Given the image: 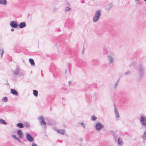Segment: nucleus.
Here are the masks:
<instances>
[{"instance_id": "nucleus-1", "label": "nucleus", "mask_w": 146, "mask_h": 146, "mask_svg": "<svg viewBox=\"0 0 146 146\" xmlns=\"http://www.w3.org/2000/svg\"><path fill=\"white\" fill-rule=\"evenodd\" d=\"M140 121L143 125L146 126V117H141L140 118Z\"/></svg>"}, {"instance_id": "nucleus-2", "label": "nucleus", "mask_w": 146, "mask_h": 146, "mask_svg": "<svg viewBox=\"0 0 146 146\" xmlns=\"http://www.w3.org/2000/svg\"><path fill=\"white\" fill-rule=\"evenodd\" d=\"M10 25L12 27L15 28H17L18 26V24L16 22L14 21L11 22Z\"/></svg>"}, {"instance_id": "nucleus-3", "label": "nucleus", "mask_w": 146, "mask_h": 146, "mask_svg": "<svg viewBox=\"0 0 146 146\" xmlns=\"http://www.w3.org/2000/svg\"><path fill=\"white\" fill-rule=\"evenodd\" d=\"M39 120L40 121L41 124L42 125H45L46 124V123L44 121V118L43 117L41 116L39 118Z\"/></svg>"}, {"instance_id": "nucleus-4", "label": "nucleus", "mask_w": 146, "mask_h": 146, "mask_svg": "<svg viewBox=\"0 0 146 146\" xmlns=\"http://www.w3.org/2000/svg\"><path fill=\"white\" fill-rule=\"evenodd\" d=\"M96 129L98 130L101 129L103 127V126L100 123H98L96 125Z\"/></svg>"}, {"instance_id": "nucleus-5", "label": "nucleus", "mask_w": 146, "mask_h": 146, "mask_svg": "<svg viewBox=\"0 0 146 146\" xmlns=\"http://www.w3.org/2000/svg\"><path fill=\"white\" fill-rule=\"evenodd\" d=\"M101 15V13H100V11H97L96 12L95 15L94 16L99 18Z\"/></svg>"}, {"instance_id": "nucleus-6", "label": "nucleus", "mask_w": 146, "mask_h": 146, "mask_svg": "<svg viewBox=\"0 0 146 146\" xmlns=\"http://www.w3.org/2000/svg\"><path fill=\"white\" fill-rule=\"evenodd\" d=\"M17 134L19 135V137L21 138H22L23 137V133L21 131V130H18L17 132Z\"/></svg>"}, {"instance_id": "nucleus-7", "label": "nucleus", "mask_w": 146, "mask_h": 146, "mask_svg": "<svg viewBox=\"0 0 146 146\" xmlns=\"http://www.w3.org/2000/svg\"><path fill=\"white\" fill-rule=\"evenodd\" d=\"M26 137L28 140L30 141L31 142L33 141V138L29 133L27 134Z\"/></svg>"}, {"instance_id": "nucleus-8", "label": "nucleus", "mask_w": 146, "mask_h": 146, "mask_svg": "<svg viewBox=\"0 0 146 146\" xmlns=\"http://www.w3.org/2000/svg\"><path fill=\"white\" fill-rule=\"evenodd\" d=\"M26 26L25 23L24 22L21 23L19 25V27L20 28H22L25 27Z\"/></svg>"}, {"instance_id": "nucleus-9", "label": "nucleus", "mask_w": 146, "mask_h": 146, "mask_svg": "<svg viewBox=\"0 0 146 146\" xmlns=\"http://www.w3.org/2000/svg\"><path fill=\"white\" fill-rule=\"evenodd\" d=\"M11 93L13 94V95H17L18 93L17 92L13 89H11Z\"/></svg>"}, {"instance_id": "nucleus-10", "label": "nucleus", "mask_w": 146, "mask_h": 146, "mask_svg": "<svg viewBox=\"0 0 146 146\" xmlns=\"http://www.w3.org/2000/svg\"><path fill=\"white\" fill-rule=\"evenodd\" d=\"M29 61L32 66H34L35 65V62L33 59L30 58L29 59Z\"/></svg>"}, {"instance_id": "nucleus-11", "label": "nucleus", "mask_w": 146, "mask_h": 146, "mask_svg": "<svg viewBox=\"0 0 146 146\" xmlns=\"http://www.w3.org/2000/svg\"><path fill=\"white\" fill-rule=\"evenodd\" d=\"M57 132L62 134H63L65 133V130L64 129H61L58 130Z\"/></svg>"}, {"instance_id": "nucleus-12", "label": "nucleus", "mask_w": 146, "mask_h": 146, "mask_svg": "<svg viewBox=\"0 0 146 146\" xmlns=\"http://www.w3.org/2000/svg\"><path fill=\"white\" fill-rule=\"evenodd\" d=\"M0 3L6 5L7 4V2L6 0H0Z\"/></svg>"}, {"instance_id": "nucleus-13", "label": "nucleus", "mask_w": 146, "mask_h": 146, "mask_svg": "<svg viewBox=\"0 0 146 146\" xmlns=\"http://www.w3.org/2000/svg\"><path fill=\"white\" fill-rule=\"evenodd\" d=\"M17 126L20 128H23V124L22 123H18L17 124Z\"/></svg>"}, {"instance_id": "nucleus-14", "label": "nucleus", "mask_w": 146, "mask_h": 146, "mask_svg": "<svg viewBox=\"0 0 146 146\" xmlns=\"http://www.w3.org/2000/svg\"><path fill=\"white\" fill-rule=\"evenodd\" d=\"M33 94L35 96H37L38 93V92L36 90H34L33 91Z\"/></svg>"}, {"instance_id": "nucleus-15", "label": "nucleus", "mask_w": 146, "mask_h": 146, "mask_svg": "<svg viewBox=\"0 0 146 146\" xmlns=\"http://www.w3.org/2000/svg\"><path fill=\"white\" fill-rule=\"evenodd\" d=\"M99 19L96 17L94 16L93 18V21L94 22H96Z\"/></svg>"}, {"instance_id": "nucleus-16", "label": "nucleus", "mask_w": 146, "mask_h": 146, "mask_svg": "<svg viewBox=\"0 0 146 146\" xmlns=\"http://www.w3.org/2000/svg\"><path fill=\"white\" fill-rule=\"evenodd\" d=\"M115 113L116 115V117L118 118L119 117V113L118 111L116 110V109H115Z\"/></svg>"}, {"instance_id": "nucleus-17", "label": "nucleus", "mask_w": 146, "mask_h": 146, "mask_svg": "<svg viewBox=\"0 0 146 146\" xmlns=\"http://www.w3.org/2000/svg\"><path fill=\"white\" fill-rule=\"evenodd\" d=\"M0 122L6 125L7 124V123L5 122V120L2 119L0 120Z\"/></svg>"}, {"instance_id": "nucleus-18", "label": "nucleus", "mask_w": 146, "mask_h": 146, "mask_svg": "<svg viewBox=\"0 0 146 146\" xmlns=\"http://www.w3.org/2000/svg\"><path fill=\"white\" fill-rule=\"evenodd\" d=\"M97 119L96 117L94 116H92L91 117V119L93 121H95Z\"/></svg>"}, {"instance_id": "nucleus-19", "label": "nucleus", "mask_w": 146, "mask_h": 146, "mask_svg": "<svg viewBox=\"0 0 146 146\" xmlns=\"http://www.w3.org/2000/svg\"><path fill=\"white\" fill-rule=\"evenodd\" d=\"M118 142L119 144H121L122 143V139L119 138L118 139Z\"/></svg>"}, {"instance_id": "nucleus-20", "label": "nucleus", "mask_w": 146, "mask_h": 146, "mask_svg": "<svg viewBox=\"0 0 146 146\" xmlns=\"http://www.w3.org/2000/svg\"><path fill=\"white\" fill-rule=\"evenodd\" d=\"M113 59L112 58H110L109 60V62L111 64L113 62Z\"/></svg>"}, {"instance_id": "nucleus-21", "label": "nucleus", "mask_w": 146, "mask_h": 146, "mask_svg": "<svg viewBox=\"0 0 146 146\" xmlns=\"http://www.w3.org/2000/svg\"><path fill=\"white\" fill-rule=\"evenodd\" d=\"M3 100L5 102H7V98L6 97L4 98L3 99Z\"/></svg>"}, {"instance_id": "nucleus-22", "label": "nucleus", "mask_w": 146, "mask_h": 146, "mask_svg": "<svg viewBox=\"0 0 146 146\" xmlns=\"http://www.w3.org/2000/svg\"><path fill=\"white\" fill-rule=\"evenodd\" d=\"M70 8L69 7H67L66 8V11H69L70 10Z\"/></svg>"}, {"instance_id": "nucleus-23", "label": "nucleus", "mask_w": 146, "mask_h": 146, "mask_svg": "<svg viewBox=\"0 0 146 146\" xmlns=\"http://www.w3.org/2000/svg\"><path fill=\"white\" fill-rule=\"evenodd\" d=\"M15 139L17 140L18 141H19V142L21 143V141H20V139H19V138H18L17 137H16V138Z\"/></svg>"}, {"instance_id": "nucleus-24", "label": "nucleus", "mask_w": 146, "mask_h": 146, "mask_svg": "<svg viewBox=\"0 0 146 146\" xmlns=\"http://www.w3.org/2000/svg\"><path fill=\"white\" fill-rule=\"evenodd\" d=\"M15 139L17 140L18 141H19V142L21 143V141H20V139H19V138H18L17 137H16V138Z\"/></svg>"}, {"instance_id": "nucleus-25", "label": "nucleus", "mask_w": 146, "mask_h": 146, "mask_svg": "<svg viewBox=\"0 0 146 146\" xmlns=\"http://www.w3.org/2000/svg\"><path fill=\"white\" fill-rule=\"evenodd\" d=\"M12 137L14 139H15L17 137L15 135H12Z\"/></svg>"}, {"instance_id": "nucleus-26", "label": "nucleus", "mask_w": 146, "mask_h": 146, "mask_svg": "<svg viewBox=\"0 0 146 146\" xmlns=\"http://www.w3.org/2000/svg\"><path fill=\"white\" fill-rule=\"evenodd\" d=\"M32 146H37V145L35 143H33L32 144Z\"/></svg>"}, {"instance_id": "nucleus-27", "label": "nucleus", "mask_w": 146, "mask_h": 146, "mask_svg": "<svg viewBox=\"0 0 146 146\" xmlns=\"http://www.w3.org/2000/svg\"><path fill=\"white\" fill-rule=\"evenodd\" d=\"M3 54V50H2L1 51V58L2 57Z\"/></svg>"}, {"instance_id": "nucleus-28", "label": "nucleus", "mask_w": 146, "mask_h": 146, "mask_svg": "<svg viewBox=\"0 0 146 146\" xmlns=\"http://www.w3.org/2000/svg\"><path fill=\"white\" fill-rule=\"evenodd\" d=\"M81 125L82 126H83L84 127H85V124L84 123H81Z\"/></svg>"}, {"instance_id": "nucleus-29", "label": "nucleus", "mask_w": 146, "mask_h": 146, "mask_svg": "<svg viewBox=\"0 0 146 146\" xmlns=\"http://www.w3.org/2000/svg\"><path fill=\"white\" fill-rule=\"evenodd\" d=\"M14 29H11V31H14Z\"/></svg>"}, {"instance_id": "nucleus-30", "label": "nucleus", "mask_w": 146, "mask_h": 146, "mask_svg": "<svg viewBox=\"0 0 146 146\" xmlns=\"http://www.w3.org/2000/svg\"><path fill=\"white\" fill-rule=\"evenodd\" d=\"M144 134L145 135H146V131H145Z\"/></svg>"}, {"instance_id": "nucleus-31", "label": "nucleus", "mask_w": 146, "mask_h": 146, "mask_svg": "<svg viewBox=\"0 0 146 146\" xmlns=\"http://www.w3.org/2000/svg\"><path fill=\"white\" fill-rule=\"evenodd\" d=\"M144 0V1H145V2H146V0Z\"/></svg>"}]
</instances>
